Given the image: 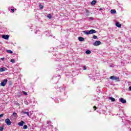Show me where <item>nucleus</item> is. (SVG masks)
Instances as JSON below:
<instances>
[{"instance_id":"1","label":"nucleus","mask_w":131,"mask_h":131,"mask_svg":"<svg viewBox=\"0 0 131 131\" xmlns=\"http://www.w3.org/2000/svg\"><path fill=\"white\" fill-rule=\"evenodd\" d=\"M7 82H8V79H5L3 80V81L1 83V86H6V84H7Z\"/></svg>"},{"instance_id":"2","label":"nucleus","mask_w":131,"mask_h":131,"mask_svg":"<svg viewBox=\"0 0 131 131\" xmlns=\"http://www.w3.org/2000/svg\"><path fill=\"white\" fill-rule=\"evenodd\" d=\"M110 79H112V80H116L117 81H118L119 80V78L118 77H115L114 76H112L110 77Z\"/></svg>"},{"instance_id":"3","label":"nucleus","mask_w":131,"mask_h":131,"mask_svg":"<svg viewBox=\"0 0 131 131\" xmlns=\"http://www.w3.org/2000/svg\"><path fill=\"white\" fill-rule=\"evenodd\" d=\"M5 123H6L7 125H11L12 122H11V120H10V119L7 118L5 120Z\"/></svg>"},{"instance_id":"4","label":"nucleus","mask_w":131,"mask_h":131,"mask_svg":"<svg viewBox=\"0 0 131 131\" xmlns=\"http://www.w3.org/2000/svg\"><path fill=\"white\" fill-rule=\"evenodd\" d=\"M101 45V41H96L95 42L93 43V45L97 47L98 46H100Z\"/></svg>"},{"instance_id":"5","label":"nucleus","mask_w":131,"mask_h":131,"mask_svg":"<svg viewBox=\"0 0 131 131\" xmlns=\"http://www.w3.org/2000/svg\"><path fill=\"white\" fill-rule=\"evenodd\" d=\"M9 37H10V36H9V35H2V38H4V39H9Z\"/></svg>"},{"instance_id":"6","label":"nucleus","mask_w":131,"mask_h":131,"mask_svg":"<svg viewBox=\"0 0 131 131\" xmlns=\"http://www.w3.org/2000/svg\"><path fill=\"white\" fill-rule=\"evenodd\" d=\"M24 124H25V122L23 121H20V122L18 123V125H19V126H23Z\"/></svg>"},{"instance_id":"7","label":"nucleus","mask_w":131,"mask_h":131,"mask_svg":"<svg viewBox=\"0 0 131 131\" xmlns=\"http://www.w3.org/2000/svg\"><path fill=\"white\" fill-rule=\"evenodd\" d=\"M96 31L95 30L92 29L89 31L90 34H93L94 33H96Z\"/></svg>"},{"instance_id":"8","label":"nucleus","mask_w":131,"mask_h":131,"mask_svg":"<svg viewBox=\"0 0 131 131\" xmlns=\"http://www.w3.org/2000/svg\"><path fill=\"white\" fill-rule=\"evenodd\" d=\"M120 102H121V103H122L123 104H125V103H126V100H125V99H124L122 98H121Z\"/></svg>"},{"instance_id":"9","label":"nucleus","mask_w":131,"mask_h":131,"mask_svg":"<svg viewBox=\"0 0 131 131\" xmlns=\"http://www.w3.org/2000/svg\"><path fill=\"white\" fill-rule=\"evenodd\" d=\"M6 69H7V68L5 67L0 68V72H4V71H6Z\"/></svg>"},{"instance_id":"10","label":"nucleus","mask_w":131,"mask_h":131,"mask_svg":"<svg viewBox=\"0 0 131 131\" xmlns=\"http://www.w3.org/2000/svg\"><path fill=\"white\" fill-rule=\"evenodd\" d=\"M78 39H79V41H84V38H83L82 37H79Z\"/></svg>"},{"instance_id":"11","label":"nucleus","mask_w":131,"mask_h":131,"mask_svg":"<svg viewBox=\"0 0 131 131\" xmlns=\"http://www.w3.org/2000/svg\"><path fill=\"white\" fill-rule=\"evenodd\" d=\"M116 26H117V27H119V28H120L121 27V24L117 22L116 23Z\"/></svg>"},{"instance_id":"12","label":"nucleus","mask_w":131,"mask_h":131,"mask_svg":"<svg viewBox=\"0 0 131 131\" xmlns=\"http://www.w3.org/2000/svg\"><path fill=\"white\" fill-rule=\"evenodd\" d=\"M97 3V1L96 0H93L92 2H91V5L92 6H94V5H96V3Z\"/></svg>"},{"instance_id":"13","label":"nucleus","mask_w":131,"mask_h":131,"mask_svg":"<svg viewBox=\"0 0 131 131\" xmlns=\"http://www.w3.org/2000/svg\"><path fill=\"white\" fill-rule=\"evenodd\" d=\"M109 99H110V100H111V101L112 102H115V98H114L113 97H110Z\"/></svg>"},{"instance_id":"14","label":"nucleus","mask_w":131,"mask_h":131,"mask_svg":"<svg viewBox=\"0 0 131 131\" xmlns=\"http://www.w3.org/2000/svg\"><path fill=\"white\" fill-rule=\"evenodd\" d=\"M111 14H116V10H114V9H112L111 10Z\"/></svg>"},{"instance_id":"15","label":"nucleus","mask_w":131,"mask_h":131,"mask_svg":"<svg viewBox=\"0 0 131 131\" xmlns=\"http://www.w3.org/2000/svg\"><path fill=\"white\" fill-rule=\"evenodd\" d=\"M22 113L23 114H27V116L29 117V112L23 111Z\"/></svg>"},{"instance_id":"16","label":"nucleus","mask_w":131,"mask_h":131,"mask_svg":"<svg viewBox=\"0 0 131 131\" xmlns=\"http://www.w3.org/2000/svg\"><path fill=\"white\" fill-rule=\"evenodd\" d=\"M84 34H87L89 35L90 34V31H83Z\"/></svg>"},{"instance_id":"17","label":"nucleus","mask_w":131,"mask_h":131,"mask_svg":"<svg viewBox=\"0 0 131 131\" xmlns=\"http://www.w3.org/2000/svg\"><path fill=\"white\" fill-rule=\"evenodd\" d=\"M6 52L9 54H13V51H12V50H7Z\"/></svg>"},{"instance_id":"18","label":"nucleus","mask_w":131,"mask_h":131,"mask_svg":"<svg viewBox=\"0 0 131 131\" xmlns=\"http://www.w3.org/2000/svg\"><path fill=\"white\" fill-rule=\"evenodd\" d=\"M85 11H86V13H87V14H86V16H89L90 14V11H89V10H88V9H86L85 10Z\"/></svg>"},{"instance_id":"19","label":"nucleus","mask_w":131,"mask_h":131,"mask_svg":"<svg viewBox=\"0 0 131 131\" xmlns=\"http://www.w3.org/2000/svg\"><path fill=\"white\" fill-rule=\"evenodd\" d=\"M85 53L87 54V55H90L91 54V52L90 50L86 51Z\"/></svg>"},{"instance_id":"20","label":"nucleus","mask_w":131,"mask_h":131,"mask_svg":"<svg viewBox=\"0 0 131 131\" xmlns=\"http://www.w3.org/2000/svg\"><path fill=\"white\" fill-rule=\"evenodd\" d=\"M28 128V126H27V125H25L23 126L24 129H27Z\"/></svg>"},{"instance_id":"21","label":"nucleus","mask_w":131,"mask_h":131,"mask_svg":"<svg viewBox=\"0 0 131 131\" xmlns=\"http://www.w3.org/2000/svg\"><path fill=\"white\" fill-rule=\"evenodd\" d=\"M47 17L49 18V19H52V15L51 14H49L47 16Z\"/></svg>"},{"instance_id":"22","label":"nucleus","mask_w":131,"mask_h":131,"mask_svg":"<svg viewBox=\"0 0 131 131\" xmlns=\"http://www.w3.org/2000/svg\"><path fill=\"white\" fill-rule=\"evenodd\" d=\"M93 109H94V111H96V110H97V109H98V107H97V106H96V105H94L93 106Z\"/></svg>"},{"instance_id":"23","label":"nucleus","mask_w":131,"mask_h":131,"mask_svg":"<svg viewBox=\"0 0 131 131\" xmlns=\"http://www.w3.org/2000/svg\"><path fill=\"white\" fill-rule=\"evenodd\" d=\"M10 62H11V63H15V59H11Z\"/></svg>"},{"instance_id":"24","label":"nucleus","mask_w":131,"mask_h":131,"mask_svg":"<svg viewBox=\"0 0 131 131\" xmlns=\"http://www.w3.org/2000/svg\"><path fill=\"white\" fill-rule=\"evenodd\" d=\"M24 95H25V96H27V92H25V91H23V92Z\"/></svg>"},{"instance_id":"25","label":"nucleus","mask_w":131,"mask_h":131,"mask_svg":"<svg viewBox=\"0 0 131 131\" xmlns=\"http://www.w3.org/2000/svg\"><path fill=\"white\" fill-rule=\"evenodd\" d=\"M13 116H14V117H16L17 116V113H13Z\"/></svg>"},{"instance_id":"26","label":"nucleus","mask_w":131,"mask_h":131,"mask_svg":"<svg viewBox=\"0 0 131 131\" xmlns=\"http://www.w3.org/2000/svg\"><path fill=\"white\" fill-rule=\"evenodd\" d=\"M93 38H94V39H97V38H98V36H97L96 35H94L93 36Z\"/></svg>"},{"instance_id":"27","label":"nucleus","mask_w":131,"mask_h":131,"mask_svg":"<svg viewBox=\"0 0 131 131\" xmlns=\"http://www.w3.org/2000/svg\"><path fill=\"white\" fill-rule=\"evenodd\" d=\"M39 8H40V9H43V5H39Z\"/></svg>"},{"instance_id":"28","label":"nucleus","mask_w":131,"mask_h":131,"mask_svg":"<svg viewBox=\"0 0 131 131\" xmlns=\"http://www.w3.org/2000/svg\"><path fill=\"white\" fill-rule=\"evenodd\" d=\"M4 130V127H0V131Z\"/></svg>"},{"instance_id":"29","label":"nucleus","mask_w":131,"mask_h":131,"mask_svg":"<svg viewBox=\"0 0 131 131\" xmlns=\"http://www.w3.org/2000/svg\"><path fill=\"white\" fill-rule=\"evenodd\" d=\"M11 11H12V13H15V9H11Z\"/></svg>"},{"instance_id":"30","label":"nucleus","mask_w":131,"mask_h":131,"mask_svg":"<svg viewBox=\"0 0 131 131\" xmlns=\"http://www.w3.org/2000/svg\"><path fill=\"white\" fill-rule=\"evenodd\" d=\"M2 117H4V114H2L0 115V118Z\"/></svg>"},{"instance_id":"31","label":"nucleus","mask_w":131,"mask_h":131,"mask_svg":"<svg viewBox=\"0 0 131 131\" xmlns=\"http://www.w3.org/2000/svg\"><path fill=\"white\" fill-rule=\"evenodd\" d=\"M83 70H86V67L85 66L83 67Z\"/></svg>"},{"instance_id":"32","label":"nucleus","mask_w":131,"mask_h":131,"mask_svg":"<svg viewBox=\"0 0 131 131\" xmlns=\"http://www.w3.org/2000/svg\"><path fill=\"white\" fill-rule=\"evenodd\" d=\"M25 103L26 105H28V104H29L28 102H27V101H25Z\"/></svg>"},{"instance_id":"33","label":"nucleus","mask_w":131,"mask_h":131,"mask_svg":"<svg viewBox=\"0 0 131 131\" xmlns=\"http://www.w3.org/2000/svg\"><path fill=\"white\" fill-rule=\"evenodd\" d=\"M90 19L91 20H94V18H93V17H90Z\"/></svg>"},{"instance_id":"34","label":"nucleus","mask_w":131,"mask_h":131,"mask_svg":"<svg viewBox=\"0 0 131 131\" xmlns=\"http://www.w3.org/2000/svg\"><path fill=\"white\" fill-rule=\"evenodd\" d=\"M1 60H5V58L3 57L1 58Z\"/></svg>"},{"instance_id":"35","label":"nucleus","mask_w":131,"mask_h":131,"mask_svg":"<svg viewBox=\"0 0 131 131\" xmlns=\"http://www.w3.org/2000/svg\"><path fill=\"white\" fill-rule=\"evenodd\" d=\"M129 91H131V86H129Z\"/></svg>"},{"instance_id":"36","label":"nucleus","mask_w":131,"mask_h":131,"mask_svg":"<svg viewBox=\"0 0 131 131\" xmlns=\"http://www.w3.org/2000/svg\"><path fill=\"white\" fill-rule=\"evenodd\" d=\"M17 106H20V104L19 103L17 104Z\"/></svg>"},{"instance_id":"37","label":"nucleus","mask_w":131,"mask_h":131,"mask_svg":"<svg viewBox=\"0 0 131 131\" xmlns=\"http://www.w3.org/2000/svg\"><path fill=\"white\" fill-rule=\"evenodd\" d=\"M99 10H100V11H102V8H100Z\"/></svg>"}]
</instances>
